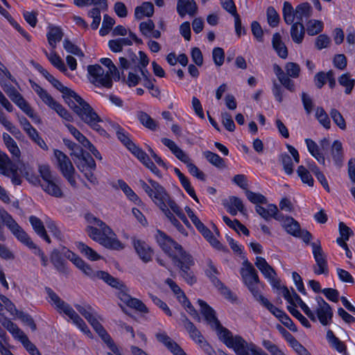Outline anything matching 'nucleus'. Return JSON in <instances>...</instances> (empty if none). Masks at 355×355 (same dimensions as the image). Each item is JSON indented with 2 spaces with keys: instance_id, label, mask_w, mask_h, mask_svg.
<instances>
[{
  "instance_id": "nucleus-1",
  "label": "nucleus",
  "mask_w": 355,
  "mask_h": 355,
  "mask_svg": "<svg viewBox=\"0 0 355 355\" xmlns=\"http://www.w3.org/2000/svg\"><path fill=\"white\" fill-rule=\"evenodd\" d=\"M53 87L62 94L66 103L84 123L101 135L106 134V131L98 124L101 121L100 116L89 103L73 90L64 86L60 80Z\"/></svg>"
},
{
  "instance_id": "nucleus-2",
  "label": "nucleus",
  "mask_w": 355,
  "mask_h": 355,
  "mask_svg": "<svg viewBox=\"0 0 355 355\" xmlns=\"http://www.w3.org/2000/svg\"><path fill=\"white\" fill-rule=\"evenodd\" d=\"M85 218L89 224L85 231L90 239L109 250L119 251L124 249L125 245L103 220L90 213L85 214Z\"/></svg>"
},
{
  "instance_id": "nucleus-3",
  "label": "nucleus",
  "mask_w": 355,
  "mask_h": 355,
  "mask_svg": "<svg viewBox=\"0 0 355 355\" xmlns=\"http://www.w3.org/2000/svg\"><path fill=\"white\" fill-rule=\"evenodd\" d=\"M198 303L200 307L201 313L211 327L216 331L220 340L227 347H232L235 336H233L232 333L228 329L222 326L216 316L215 311L202 300L199 299Z\"/></svg>"
},
{
  "instance_id": "nucleus-4",
  "label": "nucleus",
  "mask_w": 355,
  "mask_h": 355,
  "mask_svg": "<svg viewBox=\"0 0 355 355\" xmlns=\"http://www.w3.org/2000/svg\"><path fill=\"white\" fill-rule=\"evenodd\" d=\"M71 156L78 170L84 174L85 178L92 184L96 185L98 182L94 174L96 168V164L89 154L85 151L81 146L76 144V147L71 150Z\"/></svg>"
},
{
  "instance_id": "nucleus-5",
  "label": "nucleus",
  "mask_w": 355,
  "mask_h": 355,
  "mask_svg": "<svg viewBox=\"0 0 355 355\" xmlns=\"http://www.w3.org/2000/svg\"><path fill=\"white\" fill-rule=\"evenodd\" d=\"M1 218L4 224L10 230L12 234L17 238V239L26 245L31 250H33V253L35 255L40 257V254L44 253V251L33 242L30 236L13 219L10 214L5 211L4 214L1 216Z\"/></svg>"
},
{
  "instance_id": "nucleus-6",
  "label": "nucleus",
  "mask_w": 355,
  "mask_h": 355,
  "mask_svg": "<svg viewBox=\"0 0 355 355\" xmlns=\"http://www.w3.org/2000/svg\"><path fill=\"white\" fill-rule=\"evenodd\" d=\"M162 143L168 148L171 153L182 162L187 165L189 172L191 175L196 177L198 180L205 181V175L203 172L191 162V159L178 145L171 139L168 138H162Z\"/></svg>"
},
{
  "instance_id": "nucleus-7",
  "label": "nucleus",
  "mask_w": 355,
  "mask_h": 355,
  "mask_svg": "<svg viewBox=\"0 0 355 355\" xmlns=\"http://www.w3.org/2000/svg\"><path fill=\"white\" fill-rule=\"evenodd\" d=\"M240 274L244 284L248 287V290L255 298L260 295L258 284L259 278L257 271L253 265L245 259L242 263V267L240 269Z\"/></svg>"
},
{
  "instance_id": "nucleus-8",
  "label": "nucleus",
  "mask_w": 355,
  "mask_h": 355,
  "mask_svg": "<svg viewBox=\"0 0 355 355\" xmlns=\"http://www.w3.org/2000/svg\"><path fill=\"white\" fill-rule=\"evenodd\" d=\"M148 182L150 184L149 186L144 180H139V184L140 187L143 189V190L148 194V196L150 198V199L153 201V202L156 205V199L155 197H158L157 194V187H155V183L157 184L159 187H161L165 194H166V200H164V203L165 205L169 207L172 211L178 216L180 213L182 212L181 208L177 205V203L172 199H171L168 193L166 192V189L157 182L149 178L148 179Z\"/></svg>"
},
{
  "instance_id": "nucleus-9",
  "label": "nucleus",
  "mask_w": 355,
  "mask_h": 355,
  "mask_svg": "<svg viewBox=\"0 0 355 355\" xmlns=\"http://www.w3.org/2000/svg\"><path fill=\"white\" fill-rule=\"evenodd\" d=\"M39 172L44 182L41 184L42 189L48 194L56 197H62L63 193L58 186V179L51 174L49 165H42L39 167Z\"/></svg>"
},
{
  "instance_id": "nucleus-10",
  "label": "nucleus",
  "mask_w": 355,
  "mask_h": 355,
  "mask_svg": "<svg viewBox=\"0 0 355 355\" xmlns=\"http://www.w3.org/2000/svg\"><path fill=\"white\" fill-rule=\"evenodd\" d=\"M53 153L62 175L72 187H75L76 186V181L74 178L76 171L71 161L66 154L60 150L55 149Z\"/></svg>"
},
{
  "instance_id": "nucleus-11",
  "label": "nucleus",
  "mask_w": 355,
  "mask_h": 355,
  "mask_svg": "<svg viewBox=\"0 0 355 355\" xmlns=\"http://www.w3.org/2000/svg\"><path fill=\"white\" fill-rule=\"evenodd\" d=\"M87 72L90 76V82L96 86H102L110 88L112 86V80L108 73H105L103 68L99 64L87 66Z\"/></svg>"
},
{
  "instance_id": "nucleus-12",
  "label": "nucleus",
  "mask_w": 355,
  "mask_h": 355,
  "mask_svg": "<svg viewBox=\"0 0 355 355\" xmlns=\"http://www.w3.org/2000/svg\"><path fill=\"white\" fill-rule=\"evenodd\" d=\"M157 187V194L158 197H155L156 205L163 211L166 218L170 222L176 227V229L183 234H187V232L180 223V222L174 216L173 213L168 209L166 205L164 203V200H166V194L164 190L159 187L157 184H154Z\"/></svg>"
},
{
  "instance_id": "nucleus-13",
  "label": "nucleus",
  "mask_w": 355,
  "mask_h": 355,
  "mask_svg": "<svg viewBox=\"0 0 355 355\" xmlns=\"http://www.w3.org/2000/svg\"><path fill=\"white\" fill-rule=\"evenodd\" d=\"M313 258L316 263L317 268H314V272L316 275H327L329 272L327 255L322 250L320 241L311 243Z\"/></svg>"
},
{
  "instance_id": "nucleus-14",
  "label": "nucleus",
  "mask_w": 355,
  "mask_h": 355,
  "mask_svg": "<svg viewBox=\"0 0 355 355\" xmlns=\"http://www.w3.org/2000/svg\"><path fill=\"white\" fill-rule=\"evenodd\" d=\"M317 306L315 310V315L323 326L330 324L333 318V311L331 306L324 301L321 296L315 297Z\"/></svg>"
},
{
  "instance_id": "nucleus-15",
  "label": "nucleus",
  "mask_w": 355,
  "mask_h": 355,
  "mask_svg": "<svg viewBox=\"0 0 355 355\" xmlns=\"http://www.w3.org/2000/svg\"><path fill=\"white\" fill-rule=\"evenodd\" d=\"M88 322L92 325L96 332L102 338V340L106 343L107 346L116 355H121L119 349L114 343L111 336L107 334L105 328L98 322L96 314H95L91 319L87 320Z\"/></svg>"
},
{
  "instance_id": "nucleus-16",
  "label": "nucleus",
  "mask_w": 355,
  "mask_h": 355,
  "mask_svg": "<svg viewBox=\"0 0 355 355\" xmlns=\"http://www.w3.org/2000/svg\"><path fill=\"white\" fill-rule=\"evenodd\" d=\"M282 288L283 290V296L289 304L295 306V302H297L304 313L313 322L316 321V317L314 312L312 311L310 308L302 301L301 297L296 293L293 288H291L293 292L292 295L286 286H283Z\"/></svg>"
},
{
  "instance_id": "nucleus-17",
  "label": "nucleus",
  "mask_w": 355,
  "mask_h": 355,
  "mask_svg": "<svg viewBox=\"0 0 355 355\" xmlns=\"http://www.w3.org/2000/svg\"><path fill=\"white\" fill-rule=\"evenodd\" d=\"M182 322L185 329L189 334V337L197 344L202 347H209V343L205 340L201 332L197 329L195 324L191 322L184 313L181 314Z\"/></svg>"
},
{
  "instance_id": "nucleus-18",
  "label": "nucleus",
  "mask_w": 355,
  "mask_h": 355,
  "mask_svg": "<svg viewBox=\"0 0 355 355\" xmlns=\"http://www.w3.org/2000/svg\"><path fill=\"white\" fill-rule=\"evenodd\" d=\"M155 239L162 250L169 256H172L173 248L175 250L181 248V245L161 230H157Z\"/></svg>"
},
{
  "instance_id": "nucleus-19",
  "label": "nucleus",
  "mask_w": 355,
  "mask_h": 355,
  "mask_svg": "<svg viewBox=\"0 0 355 355\" xmlns=\"http://www.w3.org/2000/svg\"><path fill=\"white\" fill-rule=\"evenodd\" d=\"M155 338L159 343L164 345L173 355H186L183 349L171 338L165 331L157 333Z\"/></svg>"
},
{
  "instance_id": "nucleus-20",
  "label": "nucleus",
  "mask_w": 355,
  "mask_h": 355,
  "mask_svg": "<svg viewBox=\"0 0 355 355\" xmlns=\"http://www.w3.org/2000/svg\"><path fill=\"white\" fill-rule=\"evenodd\" d=\"M330 157L336 168H340L343 166L345 153L343 144L340 140H334L331 144Z\"/></svg>"
},
{
  "instance_id": "nucleus-21",
  "label": "nucleus",
  "mask_w": 355,
  "mask_h": 355,
  "mask_svg": "<svg viewBox=\"0 0 355 355\" xmlns=\"http://www.w3.org/2000/svg\"><path fill=\"white\" fill-rule=\"evenodd\" d=\"M133 247L139 257L144 263H148L152 260L153 250L144 241L132 239Z\"/></svg>"
},
{
  "instance_id": "nucleus-22",
  "label": "nucleus",
  "mask_w": 355,
  "mask_h": 355,
  "mask_svg": "<svg viewBox=\"0 0 355 355\" xmlns=\"http://www.w3.org/2000/svg\"><path fill=\"white\" fill-rule=\"evenodd\" d=\"M198 10V6L194 0H178L177 12L181 17L186 15L191 17L196 15Z\"/></svg>"
},
{
  "instance_id": "nucleus-23",
  "label": "nucleus",
  "mask_w": 355,
  "mask_h": 355,
  "mask_svg": "<svg viewBox=\"0 0 355 355\" xmlns=\"http://www.w3.org/2000/svg\"><path fill=\"white\" fill-rule=\"evenodd\" d=\"M45 291L60 313L66 315L72 309L70 304L62 300L51 288L46 287Z\"/></svg>"
},
{
  "instance_id": "nucleus-24",
  "label": "nucleus",
  "mask_w": 355,
  "mask_h": 355,
  "mask_svg": "<svg viewBox=\"0 0 355 355\" xmlns=\"http://www.w3.org/2000/svg\"><path fill=\"white\" fill-rule=\"evenodd\" d=\"M50 260L55 270L65 275L68 276L70 271L67 266V262L63 259L60 252L58 250H53L50 256Z\"/></svg>"
},
{
  "instance_id": "nucleus-25",
  "label": "nucleus",
  "mask_w": 355,
  "mask_h": 355,
  "mask_svg": "<svg viewBox=\"0 0 355 355\" xmlns=\"http://www.w3.org/2000/svg\"><path fill=\"white\" fill-rule=\"evenodd\" d=\"M30 83L32 89L39 96L42 101L46 105L53 110V107H55L58 102L54 100L53 98L44 89H43L34 81L30 80Z\"/></svg>"
},
{
  "instance_id": "nucleus-26",
  "label": "nucleus",
  "mask_w": 355,
  "mask_h": 355,
  "mask_svg": "<svg viewBox=\"0 0 355 355\" xmlns=\"http://www.w3.org/2000/svg\"><path fill=\"white\" fill-rule=\"evenodd\" d=\"M175 250L178 252V254L174 255L173 259L179 268H182V266L191 267L194 266L195 261L193 257L184 251L182 246L180 249H176Z\"/></svg>"
},
{
  "instance_id": "nucleus-27",
  "label": "nucleus",
  "mask_w": 355,
  "mask_h": 355,
  "mask_svg": "<svg viewBox=\"0 0 355 355\" xmlns=\"http://www.w3.org/2000/svg\"><path fill=\"white\" fill-rule=\"evenodd\" d=\"M273 71L282 86L291 92L295 91L294 81L286 76L285 71L278 64L273 65Z\"/></svg>"
},
{
  "instance_id": "nucleus-28",
  "label": "nucleus",
  "mask_w": 355,
  "mask_h": 355,
  "mask_svg": "<svg viewBox=\"0 0 355 355\" xmlns=\"http://www.w3.org/2000/svg\"><path fill=\"white\" fill-rule=\"evenodd\" d=\"M305 143L309 153L318 161L320 164L325 166L326 159L324 155L321 152V150L318 144L309 138L305 139Z\"/></svg>"
},
{
  "instance_id": "nucleus-29",
  "label": "nucleus",
  "mask_w": 355,
  "mask_h": 355,
  "mask_svg": "<svg viewBox=\"0 0 355 355\" xmlns=\"http://www.w3.org/2000/svg\"><path fill=\"white\" fill-rule=\"evenodd\" d=\"M119 60V68L122 69H132L134 70V67L137 66L139 62V59L130 49L126 51L125 57H120Z\"/></svg>"
},
{
  "instance_id": "nucleus-30",
  "label": "nucleus",
  "mask_w": 355,
  "mask_h": 355,
  "mask_svg": "<svg viewBox=\"0 0 355 355\" xmlns=\"http://www.w3.org/2000/svg\"><path fill=\"white\" fill-rule=\"evenodd\" d=\"M29 222L36 234L46 243H51V241L46 234L43 222L35 216H31L29 217Z\"/></svg>"
},
{
  "instance_id": "nucleus-31",
  "label": "nucleus",
  "mask_w": 355,
  "mask_h": 355,
  "mask_svg": "<svg viewBox=\"0 0 355 355\" xmlns=\"http://www.w3.org/2000/svg\"><path fill=\"white\" fill-rule=\"evenodd\" d=\"M312 7L308 2L300 3L295 8V19L303 23L304 19H307L312 15Z\"/></svg>"
},
{
  "instance_id": "nucleus-32",
  "label": "nucleus",
  "mask_w": 355,
  "mask_h": 355,
  "mask_svg": "<svg viewBox=\"0 0 355 355\" xmlns=\"http://www.w3.org/2000/svg\"><path fill=\"white\" fill-rule=\"evenodd\" d=\"M154 6L151 2L145 1L141 6L135 9V17L137 19H142L144 17H150L154 14Z\"/></svg>"
},
{
  "instance_id": "nucleus-33",
  "label": "nucleus",
  "mask_w": 355,
  "mask_h": 355,
  "mask_svg": "<svg viewBox=\"0 0 355 355\" xmlns=\"http://www.w3.org/2000/svg\"><path fill=\"white\" fill-rule=\"evenodd\" d=\"M291 25V37L292 40L296 44H301L305 35V28L303 23L296 21Z\"/></svg>"
},
{
  "instance_id": "nucleus-34",
  "label": "nucleus",
  "mask_w": 355,
  "mask_h": 355,
  "mask_svg": "<svg viewBox=\"0 0 355 355\" xmlns=\"http://www.w3.org/2000/svg\"><path fill=\"white\" fill-rule=\"evenodd\" d=\"M139 62L137 66L134 67L135 72H139L144 79L150 78V76L147 69V66L149 63V59L147 55L142 51H139Z\"/></svg>"
},
{
  "instance_id": "nucleus-35",
  "label": "nucleus",
  "mask_w": 355,
  "mask_h": 355,
  "mask_svg": "<svg viewBox=\"0 0 355 355\" xmlns=\"http://www.w3.org/2000/svg\"><path fill=\"white\" fill-rule=\"evenodd\" d=\"M44 53L53 66L65 75H67V69L63 60L56 52L53 50L51 53H48L46 50H44Z\"/></svg>"
},
{
  "instance_id": "nucleus-36",
  "label": "nucleus",
  "mask_w": 355,
  "mask_h": 355,
  "mask_svg": "<svg viewBox=\"0 0 355 355\" xmlns=\"http://www.w3.org/2000/svg\"><path fill=\"white\" fill-rule=\"evenodd\" d=\"M272 46L278 55L283 59L288 56V50L284 43L282 41V37L279 33H276L272 36Z\"/></svg>"
},
{
  "instance_id": "nucleus-37",
  "label": "nucleus",
  "mask_w": 355,
  "mask_h": 355,
  "mask_svg": "<svg viewBox=\"0 0 355 355\" xmlns=\"http://www.w3.org/2000/svg\"><path fill=\"white\" fill-rule=\"evenodd\" d=\"M66 315H67L73 321V323L76 325L81 331L88 336L92 335V332L87 327L85 321L80 317V315L74 311L73 308L66 314Z\"/></svg>"
},
{
  "instance_id": "nucleus-38",
  "label": "nucleus",
  "mask_w": 355,
  "mask_h": 355,
  "mask_svg": "<svg viewBox=\"0 0 355 355\" xmlns=\"http://www.w3.org/2000/svg\"><path fill=\"white\" fill-rule=\"evenodd\" d=\"M66 315H67L73 321V323L76 325L81 331L88 336L92 335V332L87 327L85 321L80 317V315L74 311L73 308L66 314Z\"/></svg>"
},
{
  "instance_id": "nucleus-39",
  "label": "nucleus",
  "mask_w": 355,
  "mask_h": 355,
  "mask_svg": "<svg viewBox=\"0 0 355 355\" xmlns=\"http://www.w3.org/2000/svg\"><path fill=\"white\" fill-rule=\"evenodd\" d=\"M98 279L103 280L107 284L116 289L125 288V286L122 282L105 271H98Z\"/></svg>"
},
{
  "instance_id": "nucleus-40",
  "label": "nucleus",
  "mask_w": 355,
  "mask_h": 355,
  "mask_svg": "<svg viewBox=\"0 0 355 355\" xmlns=\"http://www.w3.org/2000/svg\"><path fill=\"white\" fill-rule=\"evenodd\" d=\"M229 348L233 349L237 355H249V345L240 336H235L233 346Z\"/></svg>"
},
{
  "instance_id": "nucleus-41",
  "label": "nucleus",
  "mask_w": 355,
  "mask_h": 355,
  "mask_svg": "<svg viewBox=\"0 0 355 355\" xmlns=\"http://www.w3.org/2000/svg\"><path fill=\"white\" fill-rule=\"evenodd\" d=\"M0 322L15 338H19L24 334L16 324L6 316L0 317Z\"/></svg>"
},
{
  "instance_id": "nucleus-42",
  "label": "nucleus",
  "mask_w": 355,
  "mask_h": 355,
  "mask_svg": "<svg viewBox=\"0 0 355 355\" xmlns=\"http://www.w3.org/2000/svg\"><path fill=\"white\" fill-rule=\"evenodd\" d=\"M113 128L116 130V135L118 139L129 150L135 144L130 139L129 134L119 125L114 124Z\"/></svg>"
},
{
  "instance_id": "nucleus-43",
  "label": "nucleus",
  "mask_w": 355,
  "mask_h": 355,
  "mask_svg": "<svg viewBox=\"0 0 355 355\" xmlns=\"http://www.w3.org/2000/svg\"><path fill=\"white\" fill-rule=\"evenodd\" d=\"M76 247L81 254L91 261H97L101 259L100 254L83 242L76 243Z\"/></svg>"
},
{
  "instance_id": "nucleus-44",
  "label": "nucleus",
  "mask_w": 355,
  "mask_h": 355,
  "mask_svg": "<svg viewBox=\"0 0 355 355\" xmlns=\"http://www.w3.org/2000/svg\"><path fill=\"white\" fill-rule=\"evenodd\" d=\"M282 227L288 234L295 237L300 236V231L301 230L300 225L293 217L286 218Z\"/></svg>"
},
{
  "instance_id": "nucleus-45",
  "label": "nucleus",
  "mask_w": 355,
  "mask_h": 355,
  "mask_svg": "<svg viewBox=\"0 0 355 355\" xmlns=\"http://www.w3.org/2000/svg\"><path fill=\"white\" fill-rule=\"evenodd\" d=\"M137 119L139 122L146 128L150 130H155L157 128V123L149 114L143 111L137 113Z\"/></svg>"
},
{
  "instance_id": "nucleus-46",
  "label": "nucleus",
  "mask_w": 355,
  "mask_h": 355,
  "mask_svg": "<svg viewBox=\"0 0 355 355\" xmlns=\"http://www.w3.org/2000/svg\"><path fill=\"white\" fill-rule=\"evenodd\" d=\"M327 339L331 345L340 353L347 354L346 346L338 338H337L334 332L329 329L327 332Z\"/></svg>"
},
{
  "instance_id": "nucleus-47",
  "label": "nucleus",
  "mask_w": 355,
  "mask_h": 355,
  "mask_svg": "<svg viewBox=\"0 0 355 355\" xmlns=\"http://www.w3.org/2000/svg\"><path fill=\"white\" fill-rule=\"evenodd\" d=\"M223 220L228 227L235 230L237 233L241 232L244 235L248 236L250 234V231L244 225L240 223L239 220L234 219V220H232L227 216H224L223 217Z\"/></svg>"
},
{
  "instance_id": "nucleus-48",
  "label": "nucleus",
  "mask_w": 355,
  "mask_h": 355,
  "mask_svg": "<svg viewBox=\"0 0 355 355\" xmlns=\"http://www.w3.org/2000/svg\"><path fill=\"white\" fill-rule=\"evenodd\" d=\"M76 266L91 279L94 280L96 279H98L99 270H94L83 259H78V261H76Z\"/></svg>"
},
{
  "instance_id": "nucleus-49",
  "label": "nucleus",
  "mask_w": 355,
  "mask_h": 355,
  "mask_svg": "<svg viewBox=\"0 0 355 355\" xmlns=\"http://www.w3.org/2000/svg\"><path fill=\"white\" fill-rule=\"evenodd\" d=\"M338 83L345 87V93L350 94L355 86V79L351 78L349 73L342 74L338 79Z\"/></svg>"
},
{
  "instance_id": "nucleus-50",
  "label": "nucleus",
  "mask_w": 355,
  "mask_h": 355,
  "mask_svg": "<svg viewBox=\"0 0 355 355\" xmlns=\"http://www.w3.org/2000/svg\"><path fill=\"white\" fill-rule=\"evenodd\" d=\"M49 45L54 49L56 47V43L61 41L63 37L62 30L58 27H53L46 34Z\"/></svg>"
},
{
  "instance_id": "nucleus-51",
  "label": "nucleus",
  "mask_w": 355,
  "mask_h": 355,
  "mask_svg": "<svg viewBox=\"0 0 355 355\" xmlns=\"http://www.w3.org/2000/svg\"><path fill=\"white\" fill-rule=\"evenodd\" d=\"M15 166H16L15 164L9 157L0 150V170L1 173L6 176H9V171L12 170Z\"/></svg>"
},
{
  "instance_id": "nucleus-52",
  "label": "nucleus",
  "mask_w": 355,
  "mask_h": 355,
  "mask_svg": "<svg viewBox=\"0 0 355 355\" xmlns=\"http://www.w3.org/2000/svg\"><path fill=\"white\" fill-rule=\"evenodd\" d=\"M207 265L208 268L205 270L207 277L210 279L212 284L216 286L217 285H222V282L218 279L216 275H218V271L216 266L214 265L211 259L207 260Z\"/></svg>"
},
{
  "instance_id": "nucleus-53",
  "label": "nucleus",
  "mask_w": 355,
  "mask_h": 355,
  "mask_svg": "<svg viewBox=\"0 0 355 355\" xmlns=\"http://www.w3.org/2000/svg\"><path fill=\"white\" fill-rule=\"evenodd\" d=\"M324 24L320 20L310 19L306 24V32L309 35L313 36L323 31Z\"/></svg>"
},
{
  "instance_id": "nucleus-54",
  "label": "nucleus",
  "mask_w": 355,
  "mask_h": 355,
  "mask_svg": "<svg viewBox=\"0 0 355 355\" xmlns=\"http://www.w3.org/2000/svg\"><path fill=\"white\" fill-rule=\"evenodd\" d=\"M204 155L207 160L214 166L218 168H224L225 167L224 159L218 154L207 150L204 152Z\"/></svg>"
},
{
  "instance_id": "nucleus-55",
  "label": "nucleus",
  "mask_w": 355,
  "mask_h": 355,
  "mask_svg": "<svg viewBox=\"0 0 355 355\" xmlns=\"http://www.w3.org/2000/svg\"><path fill=\"white\" fill-rule=\"evenodd\" d=\"M283 17L285 23L288 25L292 24L295 20V9L293 6L288 1L284 3L283 9Z\"/></svg>"
},
{
  "instance_id": "nucleus-56",
  "label": "nucleus",
  "mask_w": 355,
  "mask_h": 355,
  "mask_svg": "<svg viewBox=\"0 0 355 355\" xmlns=\"http://www.w3.org/2000/svg\"><path fill=\"white\" fill-rule=\"evenodd\" d=\"M255 209L257 213L260 215L265 220H268L272 218V214H275L277 211V206L274 204H269L267 208L261 205H256Z\"/></svg>"
},
{
  "instance_id": "nucleus-57",
  "label": "nucleus",
  "mask_w": 355,
  "mask_h": 355,
  "mask_svg": "<svg viewBox=\"0 0 355 355\" xmlns=\"http://www.w3.org/2000/svg\"><path fill=\"white\" fill-rule=\"evenodd\" d=\"M179 269L180 276L189 285L192 286L196 283L197 278L191 267L182 266Z\"/></svg>"
},
{
  "instance_id": "nucleus-58",
  "label": "nucleus",
  "mask_w": 355,
  "mask_h": 355,
  "mask_svg": "<svg viewBox=\"0 0 355 355\" xmlns=\"http://www.w3.org/2000/svg\"><path fill=\"white\" fill-rule=\"evenodd\" d=\"M297 173L303 183L307 184L309 187L313 186L314 180L310 172L304 166H298Z\"/></svg>"
},
{
  "instance_id": "nucleus-59",
  "label": "nucleus",
  "mask_w": 355,
  "mask_h": 355,
  "mask_svg": "<svg viewBox=\"0 0 355 355\" xmlns=\"http://www.w3.org/2000/svg\"><path fill=\"white\" fill-rule=\"evenodd\" d=\"M118 184L120 189L123 191L127 198L131 201L136 202L139 200V198L135 191L128 186V184L123 180H118Z\"/></svg>"
},
{
  "instance_id": "nucleus-60",
  "label": "nucleus",
  "mask_w": 355,
  "mask_h": 355,
  "mask_svg": "<svg viewBox=\"0 0 355 355\" xmlns=\"http://www.w3.org/2000/svg\"><path fill=\"white\" fill-rule=\"evenodd\" d=\"M63 47L65 51L71 54L78 57H84L85 55L82 50L75 44L72 43L69 39L66 38L63 41Z\"/></svg>"
},
{
  "instance_id": "nucleus-61",
  "label": "nucleus",
  "mask_w": 355,
  "mask_h": 355,
  "mask_svg": "<svg viewBox=\"0 0 355 355\" xmlns=\"http://www.w3.org/2000/svg\"><path fill=\"white\" fill-rule=\"evenodd\" d=\"M245 196L249 201L253 204H263L266 205L268 202L267 198L259 193H254L250 190L245 191Z\"/></svg>"
},
{
  "instance_id": "nucleus-62",
  "label": "nucleus",
  "mask_w": 355,
  "mask_h": 355,
  "mask_svg": "<svg viewBox=\"0 0 355 355\" xmlns=\"http://www.w3.org/2000/svg\"><path fill=\"white\" fill-rule=\"evenodd\" d=\"M129 150L145 166L150 158L149 155L144 152L141 148L135 144Z\"/></svg>"
},
{
  "instance_id": "nucleus-63",
  "label": "nucleus",
  "mask_w": 355,
  "mask_h": 355,
  "mask_svg": "<svg viewBox=\"0 0 355 355\" xmlns=\"http://www.w3.org/2000/svg\"><path fill=\"white\" fill-rule=\"evenodd\" d=\"M279 160L283 165L285 173L291 175L293 172V164L290 155L286 153H282L279 155Z\"/></svg>"
},
{
  "instance_id": "nucleus-64",
  "label": "nucleus",
  "mask_w": 355,
  "mask_h": 355,
  "mask_svg": "<svg viewBox=\"0 0 355 355\" xmlns=\"http://www.w3.org/2000/svg\"><path fill=\"white\" fill-rule=\"evenodd\" d=\"M285 73L288 78H297L300 74V67L298 64L295 62H289L285 65Z\"/></svg>"
}]
</instances>
